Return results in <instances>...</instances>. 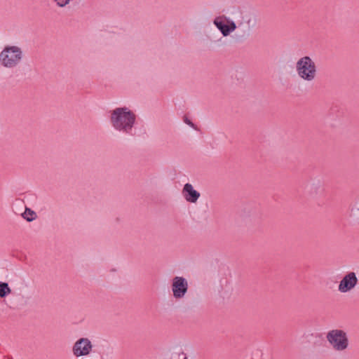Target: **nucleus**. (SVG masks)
<instances>
[{"label":"nucleus","instance_id":"f257e3e1","mask_svg":"<svg viewBox=\"0 0 359 359\" xmlns=\"http://www.w3.org/2000/svg\"><path fill=\"white\" fill-rule=\"evenodd\" d=\"M135 121V114L127 111V108H117L111 114V122L114 128L119 130L128 132Z\"/></svg>","mask_w":359,"mask_h":359},{"label":"nucleus","instance_id":"f03ea898","mask_svg":"<svg viewBox=\"0 0 359 359\" xmlns=\"http://www.w3.org/2000/svg\"><path fill=\"white\" fill-rule=\"evenodd\" d=\"M297 70L299 76L304 80L312 81L316 76L315 63L309 56L303 57L298 60Z\"/></svg>","mask_w":359,"mask_h":359},{"label":"nucleus","instance_id":"7ed1b4c3","mask_svg":"<svg viewBox=\"0 0 359 359\" xmlns=\"http://www.w3.org/2000/svg\"><path fill=\"white\" fill-rule=\"evenodd\" d=\"M327 341L337 351H343L348 346V341L346 334L341 330H332L327 334Z\"/></svg>","mask_w":359,"mask_h":359},{"label":"nucleus","instance_id":"20e7f679","mask_svg":"<svg viewBox=\"0 0 359 359\" xmlns=\"http://www.w3.org/2000/svg\"><path fill=\"white\" fill-rule=\"evenodd\" d=\"M21 50L16 46L6 48L0 54V60L5 67L15 66L21 59Z\"/></svg>","mask_w":359,"mask_h":359},{"label":"nucleus","instance_id":"39448f33","mask_svg":"<svg viewBox=\"0 0 359 359\" xmlns=\"http://www.w3.org/2000/svg\"><path fill=\"white\" fill-rule=\"evenodd\" d=\"M92 348L91 342L87 338H81L78 340L73 346V353L77 356L88 355Z\"/></svg>","mask_w":359,"mask_h":359},{"label":"nucleus","instance_id":"423d86ee","mask_svg":"<svg viewBox=\"0 0 359 359\" xmlns=\"http://www.w3.org/2000/svg\"><path fill=\"white\" fill-rule=\"evenodd\" d=\"M188 288L187 282L182 277H175L172 282L173 295L176 298L182 297Z\"/></svg>","mask_w":359,"mask_h":359},{"label":"nucleus","instance_id":"0eeeda50","mask_svg":"<svg viewBox=\"0 0 359 359\" xmlns=\"http://www.w3.org/2000/svg\"><path fill=\"white\" fill-rule=\"evenodd\" d=\"M358 283V278L354 272L346 274L339 285V290L346 292L353 288Z\"/></svg>","mask_w":359,"mask_h":359},{"label":"nucleus","instance_id":"6e6552de","mask_svg":"<svg viewBox=\"0 0 359 359\" xmlns=\"http://www.w3.org/2000/svg\"><path fill=\"white\" fill-rule=\"evenodd\" d=\"M183 194L187 201L195 203L200 196L198 191L193 189L191 184L187 183L183 189Z\"/></svg>","mask_w":359,"mask_h":359},{"label":"nucleus","instance_id":"1a4fd4ad","mask_svg":"<svg viewBox=\"0 0 359 359\" xmlns=\"http://www.w3.org/2000/svg\"><path fill=\"white\" fill-rule=\"evenodd\" d=\"M215 23L217 27L222 32V33L224 36H227L230 33V32H231L230 26L224 24L222 21L215 20Z\"/></svg>","mask_w":359,"mask_h":359},{"label":"nucleus","instance_id":"9d476101","mask_svg":"<svg viewBox=\"0 0 359 359\" xmlns=\"http://www.w3.org/2000/svg\"><path fill=\"white\" fill-rule=\"evenodd\" d=\"M11 289L6 283H0V297H4L11 293Z\"/></svg>","mask_w":359,"mask_h":359},{"label":"nucleus","instance_id":"9b49d317","mask_svg":"<svg viewBox=\"0 0 359 359\" xmlns=\"http://www.w3.org/2000/svg\"><path fill=\"white\" fill-rule=\"evenodd\" d=\"M22 216L27 221L31 222L35 219L36 213L29 208H26Z\"/></svg>","mask_w":359,"mask_h":359},{"label":"nucleus","instance_id":"f8f14e48","mask_svg":"<svg viewBox=\"0 0 359 359\" xmlns=\"http://www.w3.org/2000/svg\"><path fill=\"white\" fill-rule=\"evenodd\" d=\"M55 1L57 2V4L60 7L66 6L69 1V0H55Z\"/></svg>","mask_w":359,"mask_h":359},{"label":"nucleus","instance_id":"ddd939ff","mask_svg":"<svg viewBox=\"0 0 359 359\" xmlns=\"http://www.w3.org/2000/svg\"><path fill=\"white\" fill-rule=\"evenodd\" d=\"M184 122H185L187 124H188V125H189L190 126H191L192 128H195V127H194V123H193L190 120H189L187 117H186V116H185V117H184Z\"/></svg>","mask_w":359,"mask_h":359},{"label":"nucleus","instance_id":"4468645a","mask_svg":"<svg viewBox=\"0 0 359 359\" xmlns=\"http://www.w3.org/2000/svg\"><path fill=\"white\" fill-rule=\"evenodd\" d=\"M235 28H236V25H235L233 22H232V23H231V27H230L231 31L234 30V29H235Z\"/></svg>","mask_w":359,"mask_h":359},{"label":"nucleus","instance_id":"2eb2a0df","mask_svg":"<svg viewBox=\"0 0 359 359\" xmlns=\"http://www.w3.org/2000/svg\"><path fill=\"white\" fill-rule=\"evenodd\" d=\"M184 359H187V358H184Z\"/></svg>","mask_w":359,"mask_h":359}]
</instances>
